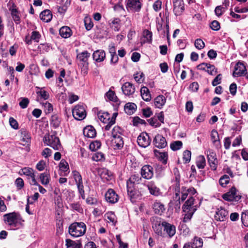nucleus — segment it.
<instances>
[{
    "mask_svg": "<svg viewBox=\"0 0 248 248\" xmlns=\"http://www.w3.org/2000/svg\"><path fill=\"white\" fill-rule=\"evenodd\" d=\"M61 123V119L60 117L56 114L53 115L50 120V125L54 128H58Z\"/></svg>",
    "mask_w": 248,
    "mask_h": 248,
    "instance_id": "obj_40",
    "label": "nucleus"
},
{
    "mask_svg": "<svg viewBox=\"0 0 248 248\" xmlns=\"http://www.w3.org/2000/svg\"><path fill=\"white\" fill-rule=\"evenodd\" d=\"M86 231V226L84 222H74L69 227V234L74 237H78L83 235Z\"/></svg>",
    "mask_w": 248,
    "mask_h": 248,
    "instance_id": "obj_5",
    "label": "nucleus"
},
{
    "mask_svg": "<svg viewBox=\"0 0 248 248\" xmlns=\"http://www.w3.org/2000/svg\"><path fill=\"white\" fill-rule=\"evenodd\" d=\"M141 7V0H128L126 4L127 10L134 12H139Z\"/></svg>",
    "mask_w": 248,
    "mask_h": 248,
    "instance_id": "obj_15",
    "label": "nucleus"
},
{
    "mask_svg": "<svg viewBox=\"0 0 248 248\" xmlns=\"http://www.w3.org/2000/svg\"><path fill=\"white\" fill-rule=\"evenodd\" d=\"M84 23L86 29L89 31L93 27V23L90 18L86 17L84 19Z\"/></svg>",
    "mask_w": 248,
    "mask_h": 248,
    "instance_id": "obj_63",
    "label": "nucleus"
},
{
    "mask_svg": "<svg viewBox=\"0 0 248 248\" xmlns=\"http://www.w3.org/2000/svg\"><path fill=\"white\" fill-rule=\"evenodd\" d=\"M148 121L152 126H155V127H159L161 125L160 123L158 121L156 117L152 118L149 119Z\"/></svg>",
    "mask_w": 248,
    "mask_h": 248,
    "instance_id": "obj_57",
    "label": "nucleus"
},
{
    "mask_svg": "<svg viewBox=\"0 0 248 248\" xmlns=\"http://www.w3.org/2000/svg\"><path fill=\"white\" fill-rule=\"evenodd\" d=\"M153 209L156 214L161 215L165 210L164 205L160 202L155 201L153 205Z\"/></svg>",
    "mask_w": 248,
    "mask_h": 248,
    "instance_id": "obj_26",
    "label": "nucleus"
},
{
    "mask_svg": "<svg viewBox=\"0 0 248 248\" xmlns=\"http://www.w3.org/2000/svg\"><path fill=\"white\" fill-rule=\"evenodd\" d=\"M206 71L211 75H215L217 73V69L215 68L214 65H211L209 63Z\"/></svg>",
    "mask_w": 248,
    "mask_h": 248,
    "instance_id": "obj_60",
    "label": "nucleus"
},
{
    "mask_svg": "<svg viewBox=\"0 0 248 248\" xmlns=\"http://www.w3.org/2000/svg\"><path fill=\"white\" fill-rule=\"evenodd\" d=\"M60 175L67 176L69 172V167L68 163L64 159H62L59 164Z\"/></svg>",
    "mask_w": 248,
    "mask_h": 248,
    "instance_id": "obj_23",
    "label": "nucleus"
},
{
    "mask_svg": "<svg viewBox=\"0 0 248 248\" xmlns=\"http://www.w3.org/2000/svg\"><path fill=\"white\" fill-rule=\"evenodd\" d=\"M222 198L225 201L232 202V187L229 191L222 195Z\"/></svg>",
    "mask_w": 248,
    "mask_h": 248,
    "instance_id": "obj_46",
    "label": "nucleus"
},
{
    "mask_svg": "<svg viewBox=\"0 0 248 248\" xmlns=\"http://www.w3.org/2000/svg\"><path fill=\"white\" fill-rule=\"evenodd\" d=\"M183 211L185 212V216L183 218V222H187L189 221L193 214L195 212V210L194 208L191 209V210H187L186 211H185V209L183 210Z\"/></svg>",
    "mask_w": 248,
    "mask_h": 248,
    "instance_id": "obj_39",
    "label": "nucleus"
},
{
    "mask_svg": "<svg viewBox=\"0 0 248 248\" xmlns=\"http://www.w3.org/2000/svg\"><path fill=\"white\" fill-rule=\"evenodd\" d=\"M127 194L132 203L140 200L141 194L140 191L134 187L127 186Z\"/></svg>",
    "mask_w": 248,
    "mask_h": 248,
    "instance_id": "obj_12",
    "label": "nucleus"
},
{
    "mask_svg": "<svg viewBox=\"0 0 248 248\" xmlns=\"http://www.w3.org/2000/svg\"><path fill=\"white\" fill-rule=\"evenodd\" d=\"M83 134L85 137L93 138L96 136V131L92 125H88L83 129Z\"/></svg>",
    "mask_w": 248,
    "mask_h": 248,
    "instance_id": "obj_28",
    "label": "nucleus"
},
{
    "mask_svg": "<svg viewBox=\"0 0 248 248\" xmlns=\"http://www.w3.org/2000/svg\"><path fill=\"white\" fill-rule=\"evenodd\" d=\"M151 141L149 135L147 133H142L138 137L137 142L138 145L143 148L148 147Z\"/></svg>",
    "mask_w": 248,
    "mask_h": 248,
    "instance_id": "obj_13",
    "label": "nucleus"
},
{
    "mask_svg": "<svg viewBox=\"0 0 248 248\" xmlns=\"http://www.w3.org/2000/svg\"><path fill=\"white\" fill-rule=\"evenodd\" d=\"M20 172L28 177L29 183L31 185H37V183L35 179V174L32 169L29 167H25L22 169Z\"/></svg>",
    "mask_w": 248,
    "mask_h": 248,
    "instance_id": "obj_10",
    "label": "nucleus"
},
{
    "mask_svg": "<svg viewBox=\"0 0 248 248\" xmlns=\"http://www.w3.org/2000/svg\"><path fill=\"white\" fill-rule=\"evenodd\" d=\"M105 97L106 100H108L109 101H112L115 103L116 105L120 104V102L116 96L115 92L111 90H109L106 93Z\"/></svg>",
    "mask_w": 248,
    "mask_h": 248,
    "instance_id": "obj_29",
    "label": "nucleus"
},
{
    "mask_svg": "<svg viewBox=\"0 0 248 248\" xmlns=\"http://www.w3.org/2000/svg\"><path fill=\"white\" fill-rule=\"evenodd\" d=\"M182 142L181 141L177 140L174 141L170 144V148L173 151H176L180 149L182 147Z\"/></svg>",
    "mask_w": 248,
    "mask_h": 248,
    "instance_id": "obj_49",
    "label": "nucleus"
},
{
    "mask_svg": "<svg viewBox=\"0 0 248 248\" xmlns=\"http://www.w3.org/2000/svg\"><path fill=\"white\" fill-rule=\"evenodd\" d=\"M93 160L100 161L105 160L104 155L101 152H97L92 157Z\"/></svg>",
    "mask_w": 248,
    "mask_h": 248,
    "instance_id": "obj_52",
    "label": "nucleus"
},
{
    "mask_svg": "<svg viewBox=\"0 0 248 248\" xmlns=\"http://www.w3.org/2000/svg\"><path fill=\"white\" fill-rule=\"evenodd\" d=\"M39 89L40 90L37 91L36 93L38 96L40 97V99H43L45 100L48 99L49 97L48 93L46 91H45L43 88Z\"/></svg>",
    "mask_w": 248,
    "mask_h": 248,
    "instance_id": "obj_45",
    "label": "nucleus"
},
{
    "mask_svg": "<svg viewBox=\"0 0 248 248\" xmlns=\"http://www.w3.org/2000/svg\"><path fill=\"white\" fill-rule=\"evenodd\" d=\"M141 178L138 174H132L127 181V186L134 187L135 184H139L141 182Z\"/></svg>",
    "mask_w": 248,
    "mask_h": 248,
    "instance_id": "obj_24",
    "label": "nucleus"
},
{
    "mask_svg": "<svg viewBox=\"0 0 248 248\" xmlns=\"http://www.w3.org/2000/svg\"><path fill=\"white\" fill-rule=\"evenodd\" d=\"M123 93L128 96H132L135 92V86L129 82H126L121 87Z\"/></svg>",
    "mask_w": 248,
    "mask_h": 248,
    "instance_id": "obj_18",
    "label": "nucleus"
},
{
    "mask_svg": "<svg viewBox=\"0 0 248 248\" xmlns=\"http://www.w3.org/2000/svg\"><path fill=\"white\" fill-rule=\"evenodd\" d=\"M196 165L199 169H203L205 166V159L203 155L198 157Z\"/></svg>",
    "mask_w": 248,
    "mask_h": 248,
    "instance_id": "obj_44",
    "label": "nucleus"
},
{
    "mask_svg": "<svg viewBox=\"0 0 248 248\" xmlns=\"http://www.w3.org/2000/svg\"><path fill=\"white\" fill-rule=\"evenodd\" d=\"M31 136L29 132L24 129L21 130V141L24 146L28 145L30 142Z\"/></svg>",
    "mask_w": 248,
    "mask_h": 248,
    "instance_id": "obj_27",
    "label": "nucleus"
},
{
    "mask_svg": "<svg viewBox=\"0 0 248 248\" xmlns=\"http://www.w3.org/2000/svg\"><path fill=\"white\" fill-rule=\"evenodd\" d=\"M105 199L109 203H115L118 201L119 196L113 189L110 188L106 193Z\"/></svg>",
    "mask_w": 248,
    "mask_h": 248,
    "instance_id": "obj_20",
    "label": "nucleus"
},
{
    "mask_svg": "<svg viewBox=\"0 0 248 248\" xmlns=\"http://www.w3.org/2000/svg\"><path fill=\"white\" fill-rule=\"evenodd\" d=\"M194 45L196 48L199 50L202 49L205 46V44L201 39H196Z\"/></svg>",
    "mask_w": 248,
    "mask_h": 248,
    "instance_id": "obj_53",
    "label": "nucleus"
},
{
    "mask_svg": "<svg viewBox=\"0 0 248 248\" xmlns=\"http://www.w3.org/2000/svg\"><path fill=\"white\" fill-rule=\"evenodd\" d=\"M191 153L190 151L186 150L183 153V159L186 163H188L191 159Z\"/></svg>",
    "mask_w": 248,
    "mask_h": 248,
    "instance_id": "obj_59",
    "label": "nucleus"
},
{
    "mask_svg": "<svg viewBox=\"0 0 248 248\" xmlns=\"http://www.w3.org/2000/svg\"><path fill=\"white\" fill-rule=\"evenodd\" d=\"M225 11V10L223 8V7L222 6L219 5L216 7L215 9V14L219 17L223 14Z\"/></svg>",
    "mask_w": 248,
    "mask_h": 248,
    "instance_id": "obj_62",
    "label": "nucleus"
},
{
    "mask_svg": "<svg viewBox=\"0 0 248 248\" xmlns=\"http://www.w3.org/2000/svg\"><path fill=\"white\" fill-rule=\"evenodd\" d=\"M166 101V98L162 95L157 96L154 100L155 106L156 108H161Z\"/></svg>",
    "mask_w": 248,
    "mask_h": 248,
    "instance_id": "obj_32",
    "label": "nucleus"
},
{
    "mask_svg": "<svg viewBox=\"0 0 248 248\" xmlns=\"http://www.w3.org/2000/svg\"><path fill=\"white\" fill-rule=\"evenodd\" d=\"M72 174L77 186L78 192L82 199H84L85 196L81 175L79 172L77 170L73 171Z\"/></svg>",
    "mask_w": 248,
    "mask_h": 248,
    "instance_id": "obj_7",
    "label": "nucleus"
},
{
    "mask_svg": "<svg viewBox=\"0 0 248 248\" xmlns=\"http://www.w3.org/2000/svg\"><path fill=\"white\" fill-rule=\"evenodd\" d=\"M247 69L244 64L241 62H238L235 65L233 70V77H241L245 75Z\"/></svg>",
    "mask_w": 248,
    "mask_h": 248,
    "instance_id": "obj_16",
    "label": "nucleus"
},
{
    "mask_svg": "<svg viewBox=\"0 0 248 248\" xmlns=\"http://www.w3.org/2000/svg\"><path fill=\"white\" fill-rule=\"evenodd\" d=\"M5 223L7 224L12 230H16L21 223V217L20 215L15 212L6 214L3 216Z\"/></svg>",
    "mask_w": 248,
    "mask_h": 248,
    "instance_id": "obj_3",
    "label": "nucleus"
},
{
    "mask_svg": "<svg viewBox=\"0 0 248 248\" xmlns=\"http://www.w3.org/2000/svg\"><path fill=\"white\" fill-rule=\"evenodd\" d=\"M152 228L155 232L159 236H163V233L162 232V221L161 219L158 217H153L151 219Z\"/></svg>",
    "mask_w": 248,
    "mask_h": 248,
    "instance_id": "obj_9",
    "label": "nucleus"
},
{
    "mask_svg": "<svg viewBox=\"0 0 248 248\" xmlns=\"http://www.w3.org/2000/svg\"><path fill=\"white\" fill-rule=\"evenodd\" d=\"M49 175L47 172H44L40 174V179L41 182L43 185H47L49 182Z\"/></svg>",
    "mask_w": 248,
    "mask_h": 248,
    "instance_id": "obj_43",
    "label": "nucleus"
},
{
    "mask_svg": "<svg viewBox=\"0 0 248 248\" xmlns=\"http://www.w3.org/2000/svg\"><path fill=\"white\" fill-rule=\"evenodd\" d=\"M143 36L146 39V41L151 43L152 40V33L148 30H145L143 32Z\"/></svg>",
    "mask_w": 248,
    "mask_h": 248,
    "instance_id": "obj_51",
    "label": "nucleus"
},
{
    "mask_svg": "<svg viewBox=\"0 0 248 248\" xmlns=\"http://www.w3.org/2000/svg\"><path fill=\"white\" fill-rule=\"evenodd\" d=\"M90 57V53L87 51H84L78 54L77 56V62L80 68L82 73L86 75L88 70V60Z\"/></svg>",
    "mask_w": 248,
    "mask_h": 248,
    "instance_id": "obj_4",
    "label": "nucleus"
},
{
    "mask_svg": "<svg viewBox=\"0 0 248 248\" xmlns=\"http://www.w3.org/2000/svg\"><path fill=\"white\" fill-rule=\"evenodd\" d=\"M10 10L13 20L16 24H18L20 21V17L19 16L17 10L15 8H13Z\"/></svg>",
    "mask_w": 248,
    "mask_h": 248,
    "instance_id": "obj_48",
    "label": "nucleus"
},
{
    "mask_svg": "<svg viewBox=\"0 0 248 248\" xmlns=\"http://www.w3.org/2000/svg\"><path fill=\"white\" fill-rule=\"evenodd\" d=\"M230 182V177L227 175H224L219 180V184L222 187H226V185Z\"/></svg>",
    "mask_w": 248,
    "mask_h": 248,
    "instance_id": "obj_47",
    "label": "nucleus"
},
{
    "mask_svg": "<svg viewBox=\"0 0 248 248\" xmlns=\"http://www.w3.org/2000/svg\"><path fill=\"white\" fill-rule=\"evenodd\" d=\"M153 142L155 146L158 148H165L167 145L165 138L159 134L155 136Z\"/></svg>",
    "mask_w": 248,
    "mask_h": 248,
    "instance_id": "obj_22",
    "label": "nucleus"
},
{
    "mask_svg": "<svg viewBox=\"0 0 248 248\" xmlns=\"http://www.w3.org/2000/svg\"><path fill=\"white\" fill-rule=\"evenodd\" d=\"M173 12L178 16L181 15L185 10L183 0H173Z\"/></svg>",
    "mask_w": 248,
    "mask_h": 248,
    "instance_id": "obj_19",
    "label": "nucleus"
},
{
    "mask_svg": "<svg viewBox=\"0 0 248 248\" xmlns=\"http://www.w3.org/2000/svg\"><path fill=\"white\" fill-rule=\"evenodd\" d=\"M141 96L145 101H149L151 99V95L148 88L145 86L142 87L140 89Z\"/></svg>",
    "mask_w": 248,
    "mask_h": 248,
    "instance_id": "obj_33",
    "label": "nucleus"
},
{
    "mask_svg": "<svg viewBox=\"0 0 248 248\" xmlns=\"http://www.w3.org/2000/svg\"><path fill=\"white\" fill-rule=\"evenodd\" d=\"M60 34L64 38H67L71 36L72 31L70 28L67 26H63L60 29Z\"/></svg>",
    "mask_w": 248,
    "mask_h": 248,
    "instance_id": "obj_35",
    "label": "nucleus"
},
{
    "mask_svg": "<svg viewBox=\"0 0 248 248\" xmlns=\"http://www.w3.org/2000/svg\"><path fill=\"white\" fill-rule=\"evenodd\" d=\"M155 155L163 163L166 164L168 159V154L165 152H160L156 150H154Z\"/></svg>",
    "mask_w": 248,
    "mask_h": 248,
    "instance_id": "obj_38",
    "label": "nucleus"
},
{
    "mask_svg": "<svg viewBox=\"0 0 248 248\" xmlns=\"http://www.w3.org/2000/svg\"><path fill=\"white\" fill-rule=\"evenodd\" d=\"M137 106L133 103H127L124 106V110L128 114H133Z\"/></svg>",
    "mask_w": 248,
    "mask_h": 248,
    "instance_id": "obj_37",
    "label": "nucleus"
},
{
    "mask_svg": "<svg viewBox=\"0 0 248 248\" xmlns=\"http://www.w3.org/2000/svg\"><path fill=\"white\" fill-rule=\"evenodd\" d=\"M141 177L146 179H151L154 175L153 168L149 165L143 166L140 170Z\"/></svg>",
    "mask_w": 248,
    "mask_h": 248,
    "instance_id": "obj_14",
    "label": "nucleus"
},
{
    "mask_svg": "<svg viewBox=\"0 0 248 248\" xmlns=\"http://www.w3.org/2000/svg\"><path fill=\"white\" fill-rule=\"evenodd\" d=\"M72 114L74 118L77 120H82L86 116V112L84 105L78 104L76 105L72 110Z\"/></svg>",
    "mask_w": 248,
    "mask_h": 248,
    "instance_id": "obj_8",
    "label": "nucleus"
},
{
    "mask_svg": "<svg viewBox=\"0 0 248 248\" xmlns=\"http://www.w3.org/2000/svg\"><path fill=\"white\" fill-rule=\"evenodd\" d=\"M42 104L44 107L46 113H49L53 111V106L51 104L48 102H46L42 103Z\"/></svg>",
    "mask_w": 248,
    "mask_h": 248,
    "instance_id": "obj_54",
    "label": "nucleus"
},
{
    "mask_svg": "<svg viewBox=\"0 0 248 248\" xmlns=\"http://www.w3.org/2000/svg\"><path fill=\"white\" fill-rule=\"evenodd\" d=\"M145 186L147 187L151 195L158 197L162 194L160 188L157 186L155 182L153 181L148 182L145 184Z\"/></svg>",
    "mask_w": 248,
    "mask_h": 248,
    "instance_id": "obj_11",
    "label": "nucleus"
},
{
    "mask_svg": "<svg viewBox=\"0 0 248 248\" xmlns=\"http://www.w3.org/2000/svg\"><path fill=\"white\" fill-rule=\"evenodd\" d=\"M97 117L103 123H107L110 120V115L107 112L99 111L97 113Z\"/></svg>",
    "mask_w": 248,
    "mask_h": 248,
    "instance_id": "obj_36",
    "label": "nucleus"
},
{
    "mask_svg": "<svg viewBox=\"0 0 248 248\" xmlns=\"http://www.w3.org/2000/svg\"><path fill=\"white\" fill-rule=\"evenodd\" d=\"M112 136L113 139L112 141L114 146L117 149H121L124 146V141L123 138L120 135V128L118 126L114 127L112 131Z\"/></svg>",
    "mask_w": 248,
    "mask_h": 248,
    "instance_id": "obj_6",
    "label": "nucleus"
},
{
    "mask_svg": "<svg viewBox=\"0 0 248 248\" xmlns=\"http://www.w3.org/2000/svg\"><path fill=\"white\" fill-rule=\"evenodd\" d=\"M40 19L45 22H49L52 18V14L49 10H45L40 14Z\"/></svg>",
    "mask_w": 248,
    "mask_h": 248,
    "instance_id": "obj_31",
    "label": "nucleus"
},
{
    "mask_svg": "<svg viewBox=\"0 0 248 248\" xmlns=\"http://www.w3.org/2000/svg\"><path fill=\"white\" fill-rule=\"evenodd\" d=\"M144 75L142 72H139L134 75V78L136 81L139 83H141L144 81Z\"/></svg>",
    "mask_w": 248,
    "mask_h": 248,
    "instance_id": "obj_50",
    "label": "nucleus"
},
{
    "mask_svg": "<svg viewBox=\"0 0 248 248\" xmlns=\"http://www.w3.org/2000/svg\"><path fill=\"white\" fill-rule=\"evenodd\" d=\"M65 246L67 248H82L81 242L80 240L75 241L70 239H66Z\"/></svg>",
    "mask_w": 248,
    "mask_h": 248,
    "instance_id": "obj_30",
    "label": "nucleus"
},
{
    "mask_svg": "<svg viewBox=\"0 0 248 248\" xmlns=\"http://www.w3.org/2000/svg\"><path fill=\"white\" fill-rule=\"evenodd\" d=\"M21 101L19 102V105L22 108H25L28 107L29 104V100L27 98H21Z\"/></svg>",
    "mask_w": 248,
    "mask_h": 248,
    "instance_id": "obj_58",
    "label": "nucleus"
},
{
    "mask_svg": "<svg viewBox=\"0 0 248 248\" xmlns=\"http://www.w3.org/2000/svg\"><path fill=\"white\" fill-rule=\"evenodd\" d=\"M105 217L108 221L112 223V225H115L117 222V217L113 212H108L105 214Z\"/></svg>",
    "mask_w": 248,
    "mask_h": 248,
    "instance_id": "obj_41",
    "label": "nucleus"
},
{
    "mask_svg": "<svg viewBox=\"0 0 248 248\" xmlns=\"http://www.w3.org/2000/svg\"><path fill=\"white\" fill-rule=\"evenodd\" d=\"M241 220L243 225L246 227H248V213H243L241 215Z\"/></svg>",
    "mask_w": 248,
    "mask_h": 248,
    "instance_id": "obj_64",
    "label": "nucleus"
},
{
    "mask_svg": "<svg viewBox=\"0 0 248 248\" xmlns=\"http://www.w3.org/2000/svg\"><path fill=\"white\" fill-rule=\"evenodd\" d=\"M207 155L209 164L212 170H216L217 167V160L216 158V154L212 150L207 151Z\"/></svg>",
    "mask_w": 248,
    "mask_h": 248,
    "instance_id": "obj_17",
    "label": "nucleus"
},
{
    "mask_svg": "<svg viewBox=\"0 0 248 248\" xmlns=\"http://www.w3.org/2000/svg\"><path fill=\"white\" fill-rule=\"evenodd\" d=\"M31 39L33 41L38 42L41 37V35L39 32L36 31H33L31 32Z\"/></svg>",
    "mask_w": 248,
    "mask_h": 248,
    "instance_id": "obj_61",
    "label": "nucleus"
},
{
    "mask_svg": "<svg viewBox=\"0 0 248 248\" xmlns=\"http://www.w3.org/2000/svg\"><path fill=\"white\" fill-rule=\"evenodd\" d=\"M101 142L99 141L96 140V141L92 142L90 144L89 147H90V149L92 151H95V150H96L98 149H99L101 147Z\"/></svg>",
    "mask_w": 248,
    "mask_h": 248,
    "instance_id": "obj_56",
    "label": "nucleus"
},
{
    "mask_svg": "<svg viewBox=\"0 0 248 248\" xmlns=\"http://www.w3.org/2000/svg\"><path fill=\"white\" fill-rule=\"evenodd\" d=\"M211 138L212 142L216 143L217 142L219 141V136L218 132L216 130H213L211 134Z\"/></svg>",
    "mask_w": 248,
    "mask_h": 248,
    "instance_id": "obj_55",
    "label": "nucleus"
},
{
    "mask_svg": "<svg viewBox=\"0 0 248 248\" xmlns=\"http://www.w3.org/2000/svg\"><path fill=\"white\" fill-rule=\"evenodd\" d=\"M44 143L55 150L61 151L62 147L60 143L59 138L56 136V132L52 134H46L43 138Z\"/></svg>",
    "mask_w": 248,
    "mask_h": 248,
    "instance_id": "obj_2",
    "label": "nucleus"
},
{
    "mask_svg": "<svg viewBox=\"0 0 248 248\" xmlns=\"http://www.w3.org/2000/svg\"><path fill=\"white\" fill-rule=\"evenodd\" d=\"M162 226L164 231L166 232L169 237H172L174 235L176 232V228L174 225L163 221H162Z\"/></svg>",
    "mask_w": 248,
    "mask_h": 248,
    "instance_id": "obj_21",
    "label": "nucleus"
},
{
    "mask_svg": "<svg viewBox=\"0 0 248 248\" xmlns=\"http://www.w3.org/2000/svg\"><path fill=\"white\" fill-rule=\"evenodd\" d=\"M227 211L223 208L218 209L216 211L215 217L217 220L223 221V218L227 215Z\"/></svg>",
    "mask_w": 248,
    "mask_h": 248,
    "instance_id": "obj_34",
    "label": "nucleus"
},
{
    "mask_svg": "<svg viewBox=\"0 0 248 248\" xmlns=\"http://www.w3.org/2000/svg\"><path fill=\"white\" fill-rule=\"evenodd\" d=\"M191 242L194 248H202L203 245L202 239L198 237H195Z\"/></svg>",
    "mask_w": 248,
    "mask_h": 248,
    "instance_id": "obj_42",
    "label": "nucleus"
},
{
    "mask_svg": "<svg viewBox=\"0 0 248 248\" xmlns=\"http://www.w3.org/2000/svg\"><path fill=\"white\" fill-rule=\"evenodd\" d=\"M93 58L97 62H102L106 58V53L103 50H97L93 53Z\"/></svg>",
    "mask_w": 248,
    "mask_h": 248,
    "instance_id": "obj_25",
    "label": "nucleus"
},
{
    "mask_svg": "<svg viewBox=\"0 0 248 248\" xmlns=\"http://www.w3.org/2000/svg\"><path fill=\"white\" fill-rule=\"evenodd\" d=\"M175 179L176 186L175 187V195L173 197L174 200L178 202V204H180V200L183 202L188 197V199L183 205L182 209H185V211H186L187 210H191V209L194 208L196 211L198 207L197 200L195 199V196H194L196 193V189L193 187L186 188L185 187H182L180 189L179 175H176L175 176Z\"/></svg>",
    "mask_w": 248,
    "mask_h": 248,
    "instance_id": "obj_1",
    "label": "nucleus"
}]
</instances>
